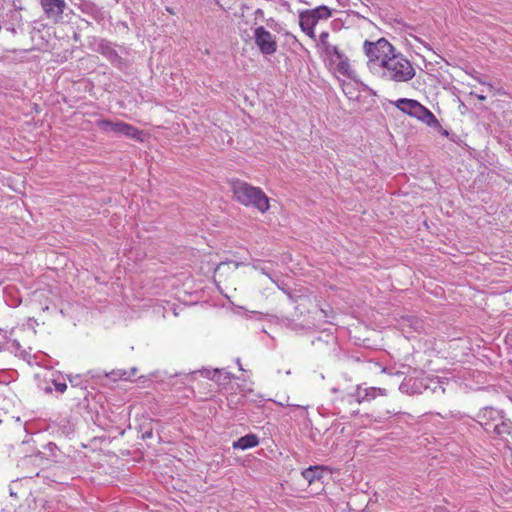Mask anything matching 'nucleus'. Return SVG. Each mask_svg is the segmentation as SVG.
I'll return each instance as SVG.
<instances>
[{
	"label": "nucleus",
	"mask_w": 512,
	"mask_h": 512,
	"mask_svg": "<svg viewBox=\"0 0 512 512\" xmlns=\"http://www.w3.org/2000/svg\"><path fill=\"white\" fill-rule=\"evenodd\" d=\"M231 189L234 198L239 203L252 206L261 213L269 209V199L260 188L254 187L245 181L234 179L231 181Z\"/></svg>",
	"instance_id": "f257e3e1"
},
{
	"label": "nucleus",
	"mask_w": 512,
	"mask_h": 512,
	"mask_svg": "<svg viewBox=\"0 0 512 512\" xmlns=\"http://www.w3.org/2000/svg\"><path fill=\"white\" fill-rule=\"evenodd\" d=\"M382 77L394 82H408L415 76L412 63L396 51L383 62Z\"/></svg>",
	"instance_id": "f03ea898"
},
{
	"label": "nucleus",
	"mask_w": 512,
	"mask_h": 512,
	"mask_svg": "<svg viewBox=\"0 0 512 512\" xmlns=\"http://www.w3.org/2000/svg\"><path fill=\"white\" fill-rule=\"evenodd\" d=\"M394 104L403 113L417 118L429 127L441 129V125L434 114L417 100L401 98Z\"/></svg>",
	"instance_id": "7ed1b4c3"
},
{
	"label": "nucleus",
	"mask_w": 512,
	"mask_h": 512,
	"mask_svg": "<svg viewBox=\"0 0 512 512\" xmlns=\"http://www.w3.org/2000/svg\"><path fill=\"white\" fill-rule=\"evenodd\" d=\"M363 50L369 59L368 64L370 67H382L383 62L396 51L393 45L385 38H380L375 42L366 40L363 44Z\"/></svg>",
	"instance_id": "20e7f679"
},
{
	"label": "nucleus",
	"mask_w": 512,
	"mask_h": 512,
	"mask_svg": "<svg viewBox=\"0 0 512 512\" xmlns=\"http://www.w3.org/2000/svg\"><path fill=\"white\" fill-rule=\"evenodd\" d=\"M487 415H489V417L494 421L498 420L497 423L480 422L487 432H492L500 437L511 434L512 422L509 419H504V417L500 415L499 411L491 408L485 409L482 418H486Z\"/></svg>",
	"instance_id": "39448f33"
},
{
	"label": "nucleus",
	"mask_w": 512,
	"mask_h": 512,
	"mask_svg": "<svg viewBox=\"0 0 512 512\" xmlns=\"http://www.w3.org/2000/svg\"><path fill=\"white\" fill-rule=\"evenodd\" d=\"M45 17L53 23H60L64 19V12L68 9L65 0H40Z\"/></svg>",
	"instance_id": "423d86ee"
},
{
	"label": "nucleus",
	"mask_w": 512,
	"mask_h": 512,
	"mask_svg": "<svg viewBox=\"0 0 512 512\" xmlns=\"http://www.w3.org/2000/svg\"><path fill=\"white\" fill-rule=\"evenodd\" d=\"M254 40L260 52L264 55H272L277 50V42L263 26L257 27L254 31Z\"/></svg>",
	"instance_id": "0eeeda50"
},
{
	"label": "nucleus",
	"mask_w": 512,
	"mask_h": 512,
	"mask_svg": "<svg viewBox=\"0 0 512 512\" xmlns=\"http://www.w3.org/2000/svg\"><path fill=\"white\" fill-rule=\"evenodd\" d=\"M378 395L385 396L386 390L383 388L369 387L361 389L359 386L356 387L355 392L349 395V401L354 399L357 404L363 402H369L375 399Z\"/></svg>",
	"instance_id": "6e6552de"
},
{
	"label": "nucleus",
	"mask_w": 512,
	"mask_h": 512,
	"mask_svg": "<svg viewBox=\"0 0 512 512\" xmlns=\"http://www.w3.org/2000/svg\"><path fill=\"white\" fill-rule=\"evenodd\" d=\"M11 2L12 8L9 9L6 13L4 24L7 30L15 33L17 28H20L22 25V15H21V6H17L15 0H8Z\"/></svg>",
	"instance_id": "1a4fd4ad"
},
{
	"label": "nucleus",
	"mask_w": 512,
	"mask_h": 512,
	"mask_svg": "<svg viewBox=\"0 0 512 512\" xmlns=\"http://www.w3.org/2000/svg\"><path fill=\"white\" fill-rule=\"evenodd\" d=\"M328 53L330 55H333L336 60L338 61L337 63V71L339 73H341L342 75H345L347 77H351L352 75V69L350 67V63H349V59L348 57L343 53L341 52L337 46H332V47H329L328 48Z\"/></svg>",
	"instance_id": "9d476101"
},
{
	"label": "nucleus",
	"mask_w": 512,
	"mask_h": 512,
	"mask_svg": "<svg viewBox=\"0 0 512 512\" xmlns=\"http://www.w3.org/2000/svg\"><path fill=\"white\" fill-rule=\"evenodd\" d=\"M317 22L315 16L309 11L305 10L299 15V25L303 32H305L310 38L315 37L314 27Z\"/></svg>",
	"instance_id": "9b49d317"
},
{
	"label": "nucleus",
	"mask_w": 512,
	"mask_h": 512,
	"mask_svg": "<svg viewBox=\"0 0 512 512\" xmlns=\"http://www.w3.org/2000/svg\"><path fill=\"white\" fill-rule=\"evenodd\" d=\"M96 125L103 132H113L115 134L122 135L125 122H122V121L113 122L110 120H99V121H97Z\"/></svg>",
	"instance_id": "f8f14e48"
},
{
	"label": "nucleus",
	"mask_w": 512,
	"mask_h": 512,
	"mask_svg": "<svg viewBox=\"0 0 512 512\" xmlns=\"http://www.w3.org/2000/svg\"><path fill=\"white\" fill-rule=\"evenodd\" d=\"M258 443L259 439L255 434H247L245 436L240 437L237 441H234L233 448L246 450L257 446Z\"/></svg>",
	"instance_id": "ddd939ff"
},
{
	"label": "nucleus",
	"mask_w": 512,
	"mask_h": 512,
	"mask_svg": "<svg viewBox=\"0 0 512 512\" xmlns=\"http://www.w3.org/2000/svg\"><path fill=\"white\" fill-rule=\"evenodd\" d=\"M100 52L104 55L112 64L119 66L122 62V58L118 55L117 51L108 44L100 45Z\"/></svg>",
	"instance_id": "4468645a"
},
{
	"label": "nucleus",
	"mask_w": 512,
	"mask_h": 512,
	"mask_svg": "<svg viewBox=\"0 0 512 512\" xmlns=\"http://www.w3.org/2000/svg\"><path fill=\"white\" fill-rule=\"evenodd\" d=\"M323 475V468L321 466H310L302 471L303 478L308 481L309 484L316 480H320Z\"/></svg>",
	"instance_id": "2eb2a0df"
},
{
	"label": "nucleus",
	"mask_w": 512,
	"mask_h": 512,
	"mask_svg": "<svg viewBox=\"0 0 512 512\" xmlns=\"http://www.w3.org/2000/svg\"><path fill=\"white\" fill-rule=\"evenodd\" d=\"M309 11L315 16L317 23L319 20H327L332 15L331 10L325 5L318 6L315 9H311Z\"/></svg>",
	"instance_id": "dca6fc26"
},
{
	"label": "nucleus",
	"mask_w": 512,
	"mask_h": 512,
	"mask_svg": "<svg viewBox=\"0 0 512 512\" xmlns=\"http://www.w3.org/2000/svg\"><path fill=\"white\" fill-rule=\"evenodd\" d=\"M122 135H125L132 139L143 141V138H142L143 132L140 131L139 129H137L136 127H134L130 124H127V123H125V125H124Z\"/></svg>",
	"instance_id": "f3484780"
},
{
	"label": "nucleus",
	"mask_w": 512,
	"mask_h": 512,
	"mask_svg": "<svg viewBox=\"0 0 512 512\" xmlns=\"http://www.w3.org/2000/svg\"><path fill=\"white\" fill-rule=\"evenodd\" d=\"M53 384H54L55 390L59 393H64L67 389V384L64 382H59L57 380H53Z\"/></svg>",
	"instance_id": "a211bd4d"
},
{
	"label": "nucleus",
	"mask_w": 512,
	"mask_h": 512,
	"mask_svg": "<svg viewBox=\"0 0 512 512\" xmlns=\"http://www.w3.org/2000/svg\"><path fill=\"white\" fill-rule=\"evenodd\" d=\"M230 265H232L234 267V269H236L239 264L236 263V262H233V261H229V262H221L217 268H216V272H220L221 270H223L225 267H229Z\"/></svg>",
	"instance_id": "6ab92c4d"
},
{
	"label": "nucleus",
	"mask_w": 512,
	"mask_h": 512,
	"mask_svg": "<svg viewBox=\"0 0 512 512\" xmlns=\"http://www.w3.org/2000/svg\"><path fill=\"white\" fill-rule=\"evenodd\" d=\"M68 379H69V382L71 383L72 386H77L78 385V379H79V376H68Z\"/></svg>",
	"instance_id": "aec40b11"
},
{
	"label": "nucleus",
	"mask_w": 512,
	"mask_h": 512,
	"mask_svg": "<svg viewBox=\"0 0 512 512\" xmlns=\"http://www.w3.org/2000/svg\"><path fill=\"white\" fill-rule=\"evenodd\" d=\"M474 78H475V79H476L480 84H483V85H485V84H486V81H484L482 78H480V77H478V76H476V77H474Z\"/></svg>",
	"instance_id": "412c9836"
},
{
	"label": "nucleus",
	"mask_w": 512,
	"mask_h": 512,
	"mask_svg": "<svg viewBox=\"0 0 512 512\" xmlns=\"http://www.w3.org/2000/svg\"><path fill=\"white\" fill-rule=\"evenodd\" d=\"M477 98L480 100V101H484L486 99V96L484 95H477Z\"/></svg>",
	"instance_id": "4be33fe9"
},
{
	"label": "nucleus",
	"mask_w": 512,
	"mask_h": 512,
	"mask_svg": "<svg viewBox=\"0 0 512 512\" xmlns=\"http://www.w3.org/2000/svg\"><path fill=\"white\" fill-rule=\"evenodd\" d=\"M328 36V33L327 32H323L321 35H320V38L321 40H323L324 38H326Z\"/></svg>",
	"instance_id": "5701e85b"
},
{
	"label": "nucleus",
	"mask_w": 512,
	"mask_h": 512,
	"mask_svg": "<svg viewBox=\"0 0 512 512\" xmlns=\"http://www.w3.org/2000/svg\"><path fill=\"white\" fill-rule=\"evenodd\" d=\"M485 85H487V86L489 87V89H490V90H493V89H494V86H493V84H491V83L486 82V84H485Z\"/></svg>",
	"instance_id": "b1692460"
},
{
	"label": "nucleus",
	"mask_w": 512,
	"mask_h": 512,
	"mask_svg": "<svg viewBox=\"0 0 512 512\" xmlns=\"http://www.w3.org/2000/svg\"><path fill=\"white\" fill-rule=\"evenodd\" d=\"M237 364H238V366H239V369L243 371L244 369L242 368V365H241L240 359H237Z\"/></svg>",
	"instance_id": "393cba45"
},
{
	"label": "nucleus",
	"mask_w": 512,
	"mask_h": 512,
	"mask_svg": "<svg viewBox=\"0 0 512 512\" xmlns=\"http://www.w3.org/2000/svg\"><path fill=\"white\" fill-rule=\"evenodd\" d=\"M45 392H47V393H51V392H52L51 387H46V388H45Z\"/></svg>",
	"instance_id": "a878e982"
},
{
	"label": "nucleus",
	"mask_w": 512,
	"mask_h": 512,
	"mask_svg": "<svg viewBox=\"0 0 512 512\" xmlns=\"http://www.w3.org/2000/svg\"><path fill=\"white\" fill-rule=\"evenodd\" d=\"M10 495L16 497V493H14V491H12V490H10Z\"/></svg>",
	"instance_id": "bb28decb"
},
{
	"label": "nucleus",
	"mask_w": 512,
	"mask_h": 512,
	"mask_svg": "<svg viewBox=\"0 0 512 512\" xmlns=\"http://www.w3.org/2000/svg\"><path fill=\"white\" fill-rule=\"evenodd\" d=\"M320 312H321L322 314H324V316H326V313H325V311H324L323 309H320Z\"/></svg>",
	"instance_id": "cd10ccee"
}]
</instances>
